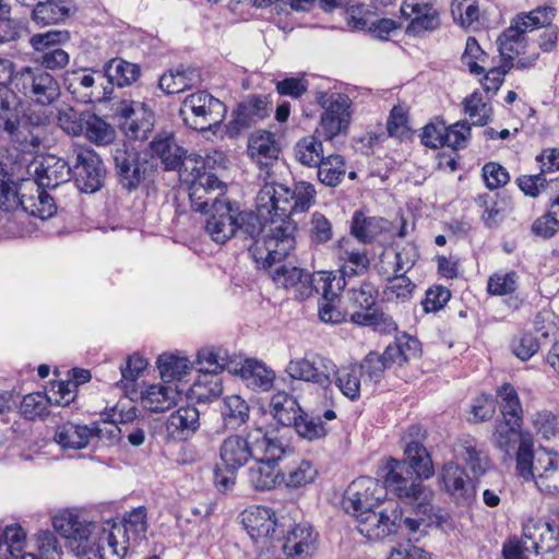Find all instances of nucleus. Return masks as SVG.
I'll return each mask as SVG.
<instances>
[{
  "label": "nucleus",
  "instance_id": "obj_1",
  "mask_svg": "<svg viewBox=\"0 0 559 559\" xmlns=\"http://www.w3.org/2000/svg\"><path fill=\"white\" fill-rule=\"evenodd\" d=\"M405 460L390 459L385 465V484L403 503L412 508V515H403L396 521L397 532L406 531L407 535L415 537L423 532V526H428L433 516V492L421 483L423 478L433 475L432 461L426 448L411 441L404 450Z\"/></svg>",
  "mask_w": 559,
  "mask_h": 559
},
{
  "label": "nucleus",
  "instance_id": "obj_2",
  "mask_svg": "<svg viewBox=\"0 0 559 559\" xmlns=\"http://www.w3.org/2000/svg\"><path fill=\"white\" fill-rule=\"evenodd\" d=\"M405 460L390 459L385 465V484L403 503L412 508V515H403L396 521L397 532L406 531L407 535L415 537L423 532V526H428L433 516V492L421 483L423 478L433 475L432 461L426 448L411 441L404 450Z\"/></svg>",
  "mask_w": 559,
  "mask_h": 559
},
{
  "label": "nucleus",
  "instance_id": "obj_3",
  "mask_svg": "<svg viewBox=\"0 0 559 559\" xmlns=\"http://www.w3.org/2000/svg\"><path fill=\"white\" fill-rule=\"evenodd\" d=\"M52 526L69 542L72 551L80 559H122L127 552L124 542L119 544L117 536L132 532L135 535L146 532V510L133 509L124 519L123 526L107 522L106 524L80 521L72 512L63 511L53 516Z\"/></svg>",
  "mask_w": 559,
  "mask_h": 559
},
{
  "label": "nucleus",
  "instance_id": "obj_4",
  "mask_svg": "<svg viewBox=\"0 0 559 559\" xmlns=\"http://www.w3.org/2000/svg\"><path fill=\"white\" fill-rule=\"evenodd\" d=\"M290 199V188L275 181H266L257 194V211L266 223L274 225L263 248L259 242L251 248L252 259L259 269L272 267L295 248L296 225L289 218Z\"/></svg>",
  "mask_w": 559,
  "mask_h": 559
},
{
  "label": "nucleus",
  "instance_id": "obj_5",
  "mask_svg": "<svg viewBox=\"0 0 559 559\" xmlns=\"http://www.w3.org/2000/svg\"><path fill=\"white\" fill-rule=\"evenodd\" d=\"M516 475L533 480L547 495L559 493V454L539 448L533 451V441H522L515 457Z\"/></svg>",
  "mask_w": 559,
  "mask_h": 559
},
{
  "label": "nucleus",
  "instance_id": "obj_6",
  "mask_svg": "<svg viewBox=\"0 0 559 559\" xmlns=\"http://www.w3.org/2000/svg\"><path fill=\"white\" fill-rule=\"evenodd\" d=\"M180 177L188 185L191 207L195 212H207L217 203L229 200L225 197L226 186L214 174L206 171L205 162L199 157L191 166H185Z\"/></svg>",
  "mask_w": 559,
  "mask_h": 559
},
{
  "label": "nucleus",
  "instance_id": "obj_7",
  "mask_svg": "<svg viewBox=\"0 0 559 559\" xmlns=\"http://www.w3.org/2000/svg\"><path fill=\"white\" fill-rule=\"evenodd\" d=\"M111 156L119 183L123 189L131 192L154 180L155 162L142 157L135 148L129 147L126 143L117 144L111 151Z\"/></svg>",
  "mask_w": 559,
  "mask_h": 559
},
{
  "label": "nucleus",
  "instance_id": "obj_8",
  "mask_svg": "<svg viewBox=\"0 0 559 559\" xmlns=\"http://www.w3.org/2000/svg\"><path fill=\"white\" fill-rule=\"evenodd\" d=\"M287 452L289 449L283 441L272 436L248 469V480L255 490H271L283 483L284 472L278 468V462Z\"/></svg>",
  "mask_w": 559,
  "mask_h": 559
},
{
  "label": "nucleus",
  "instance_id": "obj_9",
  "mask_svg": "<svg viewBox=\"0 0 559 559\" xmlns=\"http://www.w3.org/2000/svg\"><path fill=\"white\" fill-rule=\"evenodd\" d=\"M226 111L223 102L205 91H200L183 99L179 116L190 129L207 131L221 124Z\"/></svg>",
  "mask_w": 559,
  "mask_h": 559
},
{
  "label": "nucleus",
  "instance_id": "obj_10",
  "mask_svg": "<svg viewBox=\"0 0 559 559\" xmlns=\"http://www.w3.org/2000/svg\"><path fill=\"white\" fill-rule=\"evenodd\" d=\"M272 433L261 428L245 435L235 433L226 437L219 445V459L228 473H235L253 460L272 438Z\"/></svg>",
  "mask_w": 559,
  "mask_h": 559
},
{
  "label": "nucleus",
  "instance_id": "obj_11",
  "mask_svg": "<svg viewBox=\"0 0 559 559\" xmlns=\"http://www.w3.org/2000/svg\"><path fill=\"white\" fill-rule=\"evenodd\" d=\"M14 86L31 103L49 107L61 96L58 80L44 68L24 67L15 72Z\"/></svg>",
  "mask_w": 559,
  "mask_h": 559
},
{
  "label": "nucleus",
  "instance_id": "obj_12",
  "mask_svg": "<svg viewBox=\"0 0 559 559\" xmlns=\"http://www.w3.org/2000/svg\"><path fill=\"white\" fill-rule=\"evenodd\" d=\"M316 102L323 108L316 133L326 141L346 134L352 121V100L346 94L317 92Z\"/></svg>",
  "mask_w": 559,
  "mask_h": 559
},
{
  "label": "nucleus",
  "instance_id": "obj_13",
  "mask_svg": "<svg viewBox=\"0 0 559 559\" xmlns=\"http://www.w3.org/2000/svg\"><path fill=\"white\" fill-rule=\"evenodd\" d=\"M285 372L290 379L313 383L326 393L331 391L336 364L329 357L310 353L289 360Z\"/></svg>",
  "mask_w": 559,
  "mask_h": 559
},
{
  "label": "nucleus",
  "instance_id": "obj_14",
  "mask_svg": "<svg viewBox=\"0 0 559 559\" xmlns=\"http://www.w3.org/2000/svg\"><path fill=\"white\" fill-rule=\"evenodd\" d=\"M389 490L386 484L381 485L372 477H358L347 487L343 497L344 510L353 516L379 507Z\"/></svg>",
  "mask_w": 559,
  "mask_h": 559
},
{
  "label": "nucleus",
  "instance_id": "obj_15",
  "mask_svg": "<svg viewBox=\"0 0 559 559\" xmlns=\"http://www.w3.org/2000/svg\"><path fill=\"white\" fill-rule=\"evenodd\" d=\"M358 532L370 540H380L397 533L396 521L401 519V508L396 503L377 511L376 509L354 515Z\"/></svg>",
  "mask_w": 559,
  "mask_h": 559
},
{
  "label": "nucleus",
  "instance_id": "obj_16",
  "mask_svg": "<svg viewBox=\"0 0 559 559\" xmlns=\"http://www.w3.org/2000/svg\"><path fill=\"white\" fill-rule=\"evenodd\" d=\"M105 166L93 150L80 148L75 152L72 176L75 187L84 193L98 191L105 180Z\"/></svg>",
  "mask_w": 559,
  "mask_h": 559
},
{
  "label": "nucleus",
  "instance_id": "obj_17",
  "mask_svg": "<svg viewBox=\"0 0 559 559\" xmlns=\"http://www.w3.org/2000/svg\"><path fill=\"white\" fill-rule=\"evenodd\" d=\"M121 121L126 135L133 140H145L153 128V112L145 104L134 100H121L115 111Z\"/></svg>",
  "mask_w": 559,
  "mask_h": 559
},
{
  "label": "nucleus",
  "instance_id": "obj_18",
  "mask_svg": "<svg viewBox=\"0 0 559 559\" xmlns=\"http://www.w3.org/2000/svg\"><path fill=\"white\" fill-rule=\"evenodd\" d=\"M439 484L456 503L469 504L475 498V484L463 466L445 463L439 475Z\"/></svg>",
  "mask_w": 559,
  "mask_h": 559
},
{
  "label": "nucleus",
  "instance_id": "obj_19",
  "mask_svg": "<svg viewBox=\"0 0 559 559\" xmlns=\"http://www.w3.org/2000/svg\"><path fill=\"white\" fill-rule=\"evenodd\" d=\"M400 14L406 20L412 19L406 27L408 35L432 32L440 26L439 12L430 0H404Z\"/></svg>",
  "mask_w": 559,
  "mask_h": 559
},
{
  "label": "nucleus",
  "instance_id": "obj_20",
  "mask_svg": "<svg viewBox=\"0 0 559 559\" xmlns=\"http://www.w3.org/2000/svg\"><path fill=\"white\" fill-rule=\"evenodd\" d=\"M237 214V203L230 200L217 203L205 221L204 230L206 235L216 243H226L237 235V226L235 225Z\"/></svg>",
  "mask_w": 559,
  "mask_h": 559
},
{
  "label": "nucleus",
  "instance_id": "obj_21",
  "mask_svg": "<svg viewBox=\"0 0 559 559\" xmlns=\"http://www.w3.org/2000/svg\"><path fill=\"white\" fill-rule=\"evenodd\" d=\"M271 276L277 287L292 290L295 299L305 300L314 292L319 293L316 277L304 269L283 264Z\"/></svg>",
  "mask_w": 559,
  "mask_h": 559
},
{
  "label": "nucleus",
  "instance_id": "obj_22",
  "mask_svg": "<svg viewBox=\"0 0 559 559\" xmlns=\"http://www.w3.org/2000/svg\"><path fill=\"white\" fill-rule=\"evenodd\" d=\"M335 257L344 284L354 277L365 275L370 267V259L367 251L357 248L350 238H342L337 241Z\"/></svg>",
  "mask_w": 559,
  "mask_h": 559
},
{
  "label": "nucleus",
  "instance_id": "obj_23",
  "mask_svg": "<svg viewBox=\"0 0 559 559\" xmlns=\"http://www.w3.org/2000/svg\"><path fill=\"white\" fill-rule=\"evenodd\" d=\"M72 177V167L69 163L55 155H47L35 165L34 179L35 187L56 190L62 185L70 182Z\"/></svg>",
  "mask_w": 559,
  "mask_h": 559
},
{
  "label": "nucleus",
  "instance_id": "obj_24",
  "mask_svg": "<svg viewBox=\"0 0 559 559\" xmlns=\"http://www.w3.org/2000/svg\"><path fill=\"white\" fill-rule=\"evenodd\" d=\"M559 530L542 518H528L522 527V543L524 550L548 551L551 549L550 543L557 539Z\"/></svg>",
  "mask_w": 559,
  "mask_h": 559
},
{
  "label": "nucleus",
  "instance_id": "obj_25",
  "mask_svg": "<svg viewBox=\"0 0 559 559\" xmlns=\"http://www.w3.org/2000/svg\"><path fill=\"white\" fill-rule=\"evenodd\" d=\"M241 523L255 542L273 537L277 526L275 513L270 508L261 506L246 509L241 513Z\"/></svg>",
  "mask_w": 559,
  "mask_h": 559
},
{
  "label": "nucleus",
  "instance_id": "obj_26",
  "mask_svg": "<svg viewBox=\"0 0 559 559\" xmlns=\"http://www.w3.org/2000/svg\"><path fill=\"white\" fill-rule=\"evenodd\" d=\"M200 427V413L194 406H182L173 412L166 423L165 439L171 441H186Z\"/></svg>",
  "mask_w": 559,
  "mask_h": 559
},
{
  "label": "nucleus",
  "instance_id": "obj_27",
  "mask_svg": "<svg viewBox=\"0 0 559 559\" xmlns=\"http://www.w3.org/2000/svg\"><path fill=\"white\" fill-rule=\"evenodd\" d=\"M269 105L265 96L253 95L248 97L235 110L234 118L229 122V132L238 134L265 118L271 110Z\"/></svg>",
  "mask_w": 559,
  "mask_h": 559
},
{
  "label": "nucleus",
  "instance_id": "obj_28",
  "mask_svg": "<svg viewBox=\"0 0 559 559\" xmlns=\"http://www.w3.org/2000/svg\"><path fill=\"white\" fill-rule=\"evenodd\" d=\"M316 535L310 524L298 523L284 538L283 551L286 559H309L316 550Z\"/></svg>",
  "mask_w": 559,
  "mask_h": 559
},
{
  "label": "nucleus",
  "instance_id": "obj_29",
  "mask_svg": "<svg viewBox=\"0 0 559 559\" xmlns=\"http://www.w3.org/2000/svg\"><path fill=\"white\" fill-rule=\"evenodd\" d=\"M151 150L160 159L165 170L178 169L181 173L185 166L194 164V159H189L188 163L183 162L186 151L177 144L171 133H162L155 136L151 142Z\"/></svg>",
  "mask_w": 559,
  "mask_h": 559
},
{
  "label": "nucleus",
  "instance_id": "obj_30",
  "mask_svg": "<svg viewBox=\"0 0 559 559\" xmlns=\"http://www.w3.org/2000/svg\"><path fill=\"white\" fill-rule=\"evenodd\" d=\"M15 95L8 84L0 85V138L14 142L25 140L22 134L20 115L12 104Z\"/></svg>",
  "mask_w": 559,
  "mask_h": 559
},
{
  "label": "nucleus",
  "instance_id": "obj_31",
  "mask_svg": "<svg viewBox=\"0 0 559 559\" xmlns=\"http://www.w3.org/2000/svg\"><path fill=\"white\" fill-rule=\"evenodd\" d=\"M248 155L260 168H270L280 155L275 134L265 130L253 132L248 140Z\"/></svg>",
  "mask_w": 559,
  "mask_h": 559
},
{
  "label": "nucleus",
  "instance_id": "obj_32",
  "mask_svg": "<svg viewBox=\"0 0 559 559\" xmlns=\"http://www.w3.org/2000/svg\"><path fill=\"white\" fill-rule=\"evenodd\" d=\"M64 86L69 93L85 104L102 102L107 93L106 88L104 92H96L95 78L86 70L68 71L64 75Z\"/></svg>",
  "mask_w": 559,
  "mask_h": 559
},
{
  "label": "nucleus",
  "instance_id": "obj_33",
  "mask_svg": "<svg viewBox=\"0 0 559 559\" xmlns=\"http://www.w3.org/2000/svg\"><path fill=\"white\" fill-rule=\"evenodd\" d=\"M35 182L31 179L14 181L8 173L0 167V209L5 212H12L22 207L27 192H32Z\"/></svg>",
  "mask_w": 559,
  "mask_h": 559
},
{
  "label": "nucleus",
  "instance_id": "obj_34",
  "mask_svg": "<svg viewBox=\"0 0 559 559\" xmlns=\"http://www.w3.org/2000/svg\"><path fill=\"white\" fill-rule=\"evenodd\" d=\"M181 392L174 384H151L141 392L143 406L152 413H162L177 405Z\"/></svg>",
  "mask_w": 559,
  "mask_h": 559
},
{
  "label": "nucleus",
  "instance_id": "obj_35",
  "mask_svg": "<svg viewBox=\"0 0 559 559\" xmlns=\"http://www.w3.org/2000/svg\"><path fill=\"white\" fill-rule=\"evenodd\" d=\"M233 372L240 376L247 388L258 392L269 391L275 380V372L272 369L262 361L251 358L246 359L239 369L235 366Z\"/></svg>",
  "mask_w": 559,
  "mask_h": 559
},
{
  "label": "nucleus",
  "instance_id": "obj_36",
  "mask_svg": "<svg viewBox=\"0 0 559 559\" xmlns=\"http://www.w3.org/2000/svg\"><path fill=\"white\" fill-rule=\"evenodd\" d=\"M389 230V222L379 216H367L356 211L350 219V235L360 243L370 245Z\"/></svg>",
  "mask_w": 559,
  "mask_h": 559
},
{
  "label": "nucleus",
  "instance_id": "obj_37",
  "mask_svg": "<svg viewBox=\"0 0 559 559\" xmlns=\"http://www.w3.org/2000/svg\"><path fill=\"white\" fill-rule=\"evenodd\" d=\"M201 81L199 69L179 66L159 78L158 87L166 94H178L200 85Z\"/></svg>",
  "mask_w": 559,
  "mask_h": 559
},
{
  "label": "nucleus",
  "instance_id": "obj_38",
  "mask_svg": "<svg viewBox=\"0 0 559 559\" xmlns=\"http://www.w3.org/2000/svg\"><path fill=\"white\" fill-rule=\"evenodd\" d=\"M523 421H512L502 419L496 424L495 431L491 436L492 444L510 457L511 452L520 448L522 441L532 440L530 436L522 435L521 427Z\"/></svg>",
  "mask_w": 559,
  "mask_h": 559
},
{
  "label": "nucleus",
  "instance_id": "obj_39",
  "mask_svg": "<svg viewBox=\"0 0 559 559\" xmlns=\"http://www.w3.org/2000/svg\"><path fill=\"white\" fill-rule=\"evenodd\" d=\"M236 216L235 225L237 226V235L235 237H239L243 240H251V243L248 247L249 252H251V248L254 247V245L258 242L263 248L264 240L271 234V229L274 227V225H270L269 230L264 237L260 239L259 236L265 227L261 222L263 218L259 212L254 213L252 211H240L238 207V214ZM250 254L252 255V253Z\"/></svg>",
  "mask_w": 559,
  "mask_h": 559
},
{
  "label": "nucleus",
  "instance_id": "obj_40",
  "mask_svg": "<svg viewBox=\"0 0 559 559\" xmlns=\"http://www.w3.org/2000/svg\"><path fill=\"white\" fill-rule=\"evenodd\" d=\"M270 413L278 424L292 427L298 420L302 408L295 396L285 391H278L271 399Z\"/></svg>",
  "mask_w": 559,
  "mask_h": 559
},
{
  "label": "nucleus",
  "instance_id": "obj_41",
  "mask_svg": "<svg viewBox=\"0 0 559 559\" xmlns=\"http://www.w3.org/2000/svg\"><path fill=\"white\" fill-rule=\"evenodd\" d=\"M457 452L474 474H484L490 466V459L478 442L471 436L460 438Z\"/></svg>",
  "mask_w": 559,
  "mask_h": 559
},
{
  "label": "nucleus",
  "instance_id": "obj_42",
  "mask_svg": "<svg viewBox=\"0 0 559 559\" xmlns=\"http://www.w3.org/2000/svg\"><path fill=\"white\" fill-rule=\"evenodd\" d=\"M219 412L224 427L235 430L248 421L250 407L246 400L234 394L223 399Z\"/></svg>",
  "mask_w": 559,
  "mask_h": 559
},
{
  "label": "nucleus",
  "instance_id": "obj_43",
  "mask_svg": "<svg viewBox=\"0 0 559 559\" xmlns=\"http://www.w3.org/2000/svg\"><path fill=\"white\" fill-rule=\"evenodd\" d=\"M55 441L63 449H83L92 440L90 426L66 423L57 426Z\"/></svg>",
  "mask_w": 559,
  "mask_h": 559
},
{
  "label": "nucleus",
  "instance_id": "obj_44",
  "mask_svg": "<svg viewBox=\"0 0 559 559\" xmlns=\"http://www.w3.org/2000/svg\"><path fill=\"white\" fill-rule=\"evenodd\" d=\"M70 12L66 0L39 1L32 11V20L40 25L57 24L67 20Z\"/></svg>",
  "mask_w": 559,
  "mask_h": 559
},
{
  "label": "nucleus",
  "instance_id": "obj_45",
  "mask_svg": "<svg viewBox=\"0 0 559 559\" xmlns=\"http://www.w3.org/2000/svg\"><path fill=\"white\" fill-rule=\"evenodd\" d=\"M55 199L44 188L35 187L32 192H27L21 209L33 216L47 219L56 213Z\"/></svg>",
  "mask_w": 559,
  "mask_h": 559
},
{
  "label": "nucleus",
  "instance_id": "obj_46",
  "mask_svg": "<svg viewBox=\"0 0 559 559\" xmlns=\"http://www.w3.org/2000/svg\"><path fill=\"white\" fill-rule=\"evenodd\" d=\"M333 382L344 396L350 401H356L360 396L361 368H358L356 364L336 366Z\"/></svg>",
  "mask_w": 559,
  "mask_h": 559
},
{
  "label": "nucleus",
  "instance_id": "obj_47",
  "mask_svg": "<svg viewBox=\"0 0 559 559\" xmlns=\"http://www.w3.org/2000/svg\"><path fill=\"white\" fill-rule=\"evenodd\" d=\"M198 364L200 371L203 373L218 374V372L227 369L233 372L234 359L223 347L202 348L198 353Z\"/></svg>",
  "mask_w": 559,
  "mask_h": 559
},
{
  "label": "nucleus",
  "instance_id": "obj_48",
  "mask_svg": "<svg viewBox=\"0 0 559 559\" xmlns=\"http://www.w3.org/2000/svg\"><path fill=\"white\" fill-rule=\"evenodd\" d=\"M104 71L109 83L116 84L119 87L131 85L136 82L141 75L139 64L118 58L107 62L104 67Z\"/></svg>",
  "mask_w": 559,
  "mask_h": 559
},
{
  "label": "nucleus",
  "instance_id": "obj_49",
  "mask_svg": "<svg viewBox=\"0 0 559 559\" xmlns=\"http://www.w3.org/2000/svg\"><path fill=\"white\" fill-rule=\"evenodd\" d=\"M316 168L319 181L328 187H337L346 175L345 158L340 154L324 156Z\"/></svg>",
  "mask_w": 559,
  "mask_h": 559
},
{
  "label": "nucleus",
  "instance_id": "obj_50",
  "mask_svg": "<svg viewBox=\"0 0 559 559\" xmlns=\"http://www.w3.org/2000/svg\"><path fill=\"white\" fill-rule=\"evenodd\" d=\"M317 134L301 138L294 146L295 158L304 166L316 167L324 157L323 144Z\"/></svg>",
  "mask_w": 559,
  "mask_h": 559
},
{
  "label": "nucleus",
  "instance_id": "obj_51",
  "mask_svg": "<svg viewBox=\"0 0 559 559\" xmlns=\"http://www.w3.org/2000/svg\"><path fill=\"white\" fill-rule=\"evenodd\" d=\"M350 322L357 325L372 328L373 331L382 334H391L397 329L391 316L377 309L370 312L353 311L350 313Z\"/></svg>",
  "mask_w": 559,
  "mask_h": 559
},
{
  "label": "nucleus",
  "instance_id": "obj_52",
  "mask_svg": "<svg viewBox=\"0 0 559 559\" xmlns=\"http://www.w3.org/2000/svg\"><path fill=\"white\" fill-rule=\"evenodd\" d=\"M84 121L83 134L92 143L96 145H107L115 140V129L95 114L85 111Z\"/></svg>",
  "mask_w": 559,
  "mask_h": 559
},
{
  "label": "nucleus",
  "instance_id": "obj_53",
  "mask_svg": "<svg viewBox=\"0 0 559 559\" xmlns=\"http://www.w3.org/2000/svg\"><path fill=\"white\" fill-rule=\"evenodd\" d=\"M497 399L503 419L523 421L522 404L511 383H503L497 389Z\"/></svg>",
  "mask_w": 559,
  "mask_h": 559
},
{
  "label": "nucleus",
  "instance_id": "obj_54",
  "mask_svg": "<svg viewBox=\"0 0 559 559\" xmlns=\"http://www.w3.org/2000/svg\"><path fill=\"white\" fill-rule=\"evenodd\" d=\"M420 352V344L417 338L403 335L386 346V359L394 365L402 366L409 359L416 357Z\"/></svg>",
  "mask_w": 559,
  "mask_h": 559
},
{
  "label": "nucleus",
  "instance_id": "obj_55",
  "mask_svg": "<svg viewBox=\"0 0 559 559\" xmlns=\"http://www.w3.org/2000/svg\"><path fill=\"white\" fill-rule=\"evenodd\" d=\"M292 427L295 428L300 438L308 441L322 439L329 432V428L322 420L321 415H311L304 411Z\"/></svg>",
  "mask_w": 559,
  "mask_h": 559
},
{
  "label": "nucleus",
  "instance_id": "obj_56",
  "mask_svg": "<svg viewBox=\"0 0 559 559\" xmlns=\"http://www.w3.org/2000/svg\"><path fill=\"white\" fill-rule=\"evenodd\" d=\"M347 295L354 311L370 312L374 309L378 290L372 283L366 281L359 287L349 288Z\"/></svg>",
  "mask_w": 559,
  "mask_h": 559
},
{
  "label": "nucleus",
  "instance_id": "obj_57",
  "mask_svg": "<svg viewBox=\"0 0 559 559\" xmlns=\"http://www.w3.org/2000/svg\"><path fill=\"white\" fill-rule=\"evenodd\" d=\"M532 421L536 433L559 450V418L549 411H540L533 416Z\"/></svg>",
  "mask_w": 559,
  "mask_h": 559
},
{
  "label": "nucleus",
  "instance_id": "obj_58",
  "mask_svg": "<svg viewBox=\"0 0 559 559\" xmlns=\"http://www.w3.org/2000/svg\"><path fill=\"white\" fill-rule=\"evenodd\" d=\"M317 190L314 186L307 181H298L290 189V210L289 217L293 214L305 213L316 203Z\"/></svg>",
  "mask_w": 559,
  "mask_h": 559
},
{
  "label": "nucleus",
  "instance_id": "obj_59",
  "mask_svg": "<svg viewBox=\"0 0 559 559\" xmlns=\"http://www.w3.org/2000/svg\"><path fill=\"white\" fill-rule=\"evenodd\" d=\"M463 105L465 114L468 115L474 126L483 127L490 121L492 108L484 102L480 93L474 92L464 99Z\"/></svg>",
  "mask_w": 559,
  "mask_h": 559
},
{
  "label": "nucleus",
  "instance_id": "obj_60",
  "mask_svg": "<svg viewBox=\"0 0 559 559\" xmlns=\"http://www.w3.org/2000/svg\"><path fill=\"white\" fill-rule=\"evenodd\" d=\"M162 379L171 382L181 379L189 371V360L186 357L175 355H162L157 360Z\"/></svg>",
  "mask_w": 559,
  "mask_h": 559
},
{
  "label": "nucleus",
  "instance_id": "obj_61",
  "mask_svg": "<svg viewBox=\"0 0 559 559\" xmlns=\"http://www.w3.org/2000/svg\"><path fill=\"white\" fill-rule=\"evenodd\" d=\"M519 285V276L514 271L496 272L489 276L487 292L492 296H504L513 294Z\"/></svg>",
  "mask_w": 559,
  "mask_h": 559
},
{
  "label": "nucleus",
  "instance_id": "obj_62",
  "mask_svg": "<svg viewBox=\"0 0 559 559\" xmlns=\"http://www.w3.org/2000/svg\"><path fill=\"white\" fill-rule=\"evenodd\" d=\"M49 404H52V397L35 392L23 397L20 411L25 418L34 420L48 414Z\"/></svg>",
  "mask_w": 559,
  "mask_h": 559
},
{
  "label": "nucleus",
  "instance_id": "obj_63",
  "mask_svg": "<svg viewBox=\"0 0 559 559\" xmlns=\"http://www.w3.org/2000/svg\"><path fill=\"white\" fill-rule=\"evenodd\" d=\"M386 257L394 259V275H402L413 269L419 254L415 245L406 243L396 251L385 250L384 258Z\"/></svg>",
  "mask_w": 559,
  "mask_h": 559
},
{
  "label": "nucleus",
  "instance_id": "obj_64",
  "mask_svg": "<svg viewBox=\"0 0 559 559\" xmlns=\"http://www.w3.org/2000/svg\"><path fill=\"white\" fill-rule=\"evenodd\" d=\"M36 548L40 559H62V547L51 531H40L35 535Z\"/></svg>",
  "mask_w": 559,
  "mask_h": 559
}]
</instances>
